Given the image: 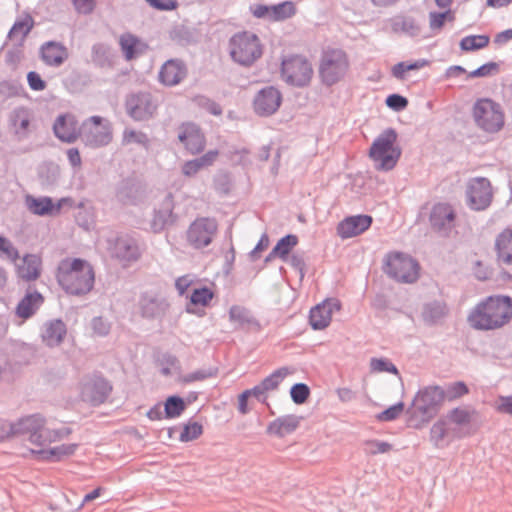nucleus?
<instances>
[{
    "label": "nucleus",
    "instance_id": "19",
    "mask_svg": "<svg viewBox=\"0 0 512 512\" xmlns=\"http://www.w3.org/2000/svg\"><path fill=\"white\" fill-rule=\"evenodd\" d=\"M341 308L337 299H326L310 310L309 322L314 330H322L329 326L332 316Z\"/></svg>",
    "mask_w": 512,
    "mask_h": 512
},
{
    "label": "nucleus",
    "instance_id": "17",
    "mask_svg": "<svg viewBox=\"0 0 512 512\" xmlns=\"http://www.w3.org/2000/svg\"><path fill=\"white\" fill-rule=\"evenodd\" d=\"M177 136L185 150L191 155L199 154L205 148V135L199 126L194 123L181 124L177 129Z\"/></svg>",
    "mask_w": 512,
    "mask_h": 512
},
{
    "label": "nucleus",
    "instance_id": "53",
    "mask_svg": "<svg viewBox=\"0 0 512 512\" xmlns=\"http://www.w3.org/2000/svg\"><path fill=\"white\" fill-rule=\"evenodd\" d=\"M370 365L374 372H389L398 374V370L395 365L385 359H372Z\"/></svg>",
    "mask_w": 512,
    "mask_h": 512
},
{
    "label": "nucleus",
    "instance_id": "57",
    "mask_svg": "<svg viewBox=\"0 0 512 512\" xmlns=\"http://www.w3.org/2000/svg\"><path fill=\"white\" fill-rule=\"evenodd\" d=\"M91 328L94 335L105 336L110 330L109 323L101 317L94 318L91 322Z\"/></svg>",
    "mask_w": 512,
    "mask_h": 512
},
{
    "label": "nucleus",
    "instance_id": "25",
    "mask_svg": "<svg viewBox=\"0 0 512 512\" xmlns=\"http://www.w3.org/2000/svg\"><path fill=\"white\" fill-rule=\"evenodd\" d=\"M430 223L438 231H447L454 227L455 212L446 203H438L433 206L430 214Z\"/></svg>",
    "mask_w": 512,
    "mask_h": 512
},
{
    "label": "nucleus",
    "instance_id": "55",
    "mask_svg": "<svg viewBox=\"0 0 512 512\" xmlns=\"http://www.w3.org/2000/svg\"><path fill=\"white\" fill-rule=\"evenodd\" d=\"M494 408L499 413L512 415V395L499 396L494 402Z\"/></svg>",
    "mask_w": 512,
    "mask_h": 512
},
{
    "label": "nucleus",
    "instance_id": "41",
    "mask_svg": "<svg viewBox=\"0 0 512 512\" xmlns=\"http://www.w3.org/2000/svg\"><path fill=\"white\" fill-rule=\"evenodd\" d=\"M427 65L428 61L424 59L413 62H400L392 67L391 73L395 78L404 80L408 72L419 70Z\"/></svg>",
    "mask_w": 512,
    "mask_h": 512
},
{
    "label": "nucleus",
    "instance_id": "63",
    "mask_svg": "<svg viewBox=\"0 0 512 512\" xmlns=\"http://www.w3.org/2000/svg\"><path fill=\"white\" fill-rule=\"evenodd\" d=\"M218 156L219 152L217 150H210L197 159L200 161L202 167L205 169L213 165L216 162Z\"/></svg>",
    "mask_w": 512,
    "mask_h": 512
},
{
    "label": "nucleus",
    "instance_id": "38",
    "mask_svg": "<svg viewBox=\"0 0 512 512\" xmlns=\"http://www.w3.org/2000/svg\"><path fill=\"white\" fill-rule=\"evenodd\" d=\"M298 238L295 235H287L281 238L276 246L270 252L267 260L274 259L276 257L286 259L291 250L297 245Z\"/></svg>",
    "mask_w": 512,
    "mask_h": 512
},
{
    "label": "nucleus",
    "instance_id": "50",
    "mask_svg": "<svg viewBox=\"0 0 512 512\" xmlns=\"http://www.w3.org/2000/svg\"><path fill=\"white\" fill-rule=\"evenodd\" d=\"M445 400L452 401L468 393V388L463 382H456L447 387Z\"/></svg>",
    "mask_w": 512,
    "mask_h": 512
},
{
    "label": "nucleus",
    "instance_id": "62",
    "mask_svg": "<svg viewBox=\"0 0 512 512\" xmlns=\"http://www.w3.org/2000/svg\"><path fill=\"white\" fill-rule=\"evenodd\" d=\"M252 13L257 18H266L272 21V5H256L252 8Z\"/></svg>",
    "mask_w": 512,
    "mask_h": 512
},
{
    "label": "nucleus",
    "instance_id": "11",
    "mask_svg": "<svg viewBox=\"0 0 512 512\" xmlns=\"http://www.w3.org/2000/svg\"><path fill=\"white\" fill-rule=\"evenodd\" d=\"M473 117L477 126L489 133L500 131L505 122L500 104L489 98L476 101L473 107Z\"/></svg>",
    "mask_w": 512,
    "mask_h": 512
},
{
    "label": "nucleus",
    "instance_id": "9",
    "mask_svg": "<svg viewBox=\"0 0 512 512\" xmlns=\"http://www.w3.org/2000/svg\"><path fill=\"white\" fill-rule=\"evenodd\" d=\"M396 140L397 134L395 131L388 129L373 142L369 155L378 169L390 170L396 165L401 155Z\"/></svg>",
    "mask_w": 512,
    "mask_h": 512
},
{
    "label": "nucleus",
    "instance_id": "28",
    "mask_svg": "<svg viewBox=\"0 0 512 512\" xmlns=\"http://www.w3.org/2000/svg\"><path fill=\"white\" fill-rule=\"evenodd\" d=\"M42 60L52 66L61 65L68 58L67 48L58 42H47L40 50Z\"/></svg>",
    "mask_w": 512,
    "mask_h": 512
},
{
    "label": "nucleus",
    "instance_id": "48",
    "mask_svg": "<svg viewBox=\"0 0 512 512\" xmlns=\"http://www.w3.org/2000/svg\"><path fill=\"white\" fill-rule=\"evenodd\" d=\"M229 317L232 322L237 323L241 327L254 322L249 312L241 306H232L229 311Z\"/></svg>",
    "mask_w": 512,
    "mask_h": 512
},
{
    "label": "nucleus",
    "instance_id": "14",
    "mask_svg": "<svg viewBox=\"0 0 512 512\" xmlns=\"http://www.w3.org/2000/svg\"><path fill=\"white\" fill-rule=\"evenodd\" d=\"M0 257L14 263L18 278L27 282L32 281V253H26L21 259V264H19L20 255L18 249L6 236L0 235Z\"/></svg>",
    "mask_w": 512,
    "mask_h": 512
},
{
    "label": "nucleus",
    "instance_id": "5",
    "mask_svg": "<svg viewBox=\"0 0 512 512\" xmlns=\"http://www.w3.org/2000/svg\"><path fill=\"white\" fill-rule=\"evenodd\" d=\"M314 75L311 61L302 54H289L281 60L280 76L289 86H308Z\"/></svg>",
    "mask_w": 512,
    "mask_h": 512
},
{
    "label": "nucleus",
    "instance_id": "56",
    "mask_svg": "<svg viewBox=\"0 0 512 512\" xmlns=\"http://www.w3.org/2000/svg\"><path fill=\"white\" fill-rule=\"evenodd\" d=\"M386 104L389 108L400 111L407 107L408 100L401 95L392 94L387 97Z\"/></svg>",
    "mask_w": 512,
    "mask_h": 512
},
{
    "label": "nucleus",
    "instance_id": "33",
    "mask_svg": "<svg viewBox=\"0 0 512 512\" xmlns=\"http://www.w3.org/2000/svg\"><path fill=\"white\" fill-rule=\"evenodd\" d=\"M300 424L299 418L293 415L278 418L271 422L267 428L268 433L284 437L294 432Z\"/></svg>",
    "mask_w": 512,
    "mask_h": 512
},
{
    "label": "nucleus",
    "instance_id": "31",
    "mask_svg": "<svg viewBox=\"0 0 512 512\" xmlns=\"http://www.w3.org/2000/svg\"><path fill=\"white\" fill-rule=\"evenodd\" d=\"M474 411L463 407H457L450 410L444 419L448 422V425L452 428H458L463 432H471L467 429L470 425Z\"/></svg>",
    "mask_w": 512,
    "mask_h": 512
},
{
    "label": "nucleus",
    "instance_id": "40",
    "mask_svg": "<svg viewBox=\"0 0 512 512\" xmlns=\"http://www.w3.org/2000/svg\"><path fill=\"white\" fill-rule=\"evenodd\" d=\"M0 95L5 98H13L16 96H23L30 98L25 92L23 85L18 80H2L0 81Z\"/></svg>",
    "mask_w": 512,
    "mask_h": 512
},
{
    "label": "nucleus",
    "instance_id": "18",
    "mask_svg": "<svg viewBox=\"0 0 512 512\" xmlns=\"http://www.w3.org/2000/svg\"><path fill=\"white\" fill-rule=\"evenodd\" d=\"M467 197L470 206L482 210L489 206L492 200V189L486 178L472 179L468 185Z\"/></svg>",
    "mask_w": 512,
    "mask_h": 512
},
{
    "label": "nucleus",
    "instance_id": "58",
    "mask_svg": "<svg viewBox=\"0 0 512 512\" xmlns=\"http://www.w3.org/2000/svg\"><path fill=\"white\" fill-rule=\"evenodd\" d=\"M123 141L127 144H130V143H146L148 140H147V137L144 133L142 132H137V131H134V130H126L123 134Z\"/></svg>",
    "mask_w": 512,
    "mask_h": 512
},
{
    "label": "nucleus",
    "instance_id": "36",
    "mask_svg": "<svg viewBox=\"0 0 512 512\" xmlns=\"http://www.w3.org/2000/svg\"><path fill=\"white\" fill-rule=\"evenodd\" d=\"M215 293L209 287L195 288L191 295L190 301L187 305V311L189 313H196L198 308L208 307L213 300Z\"/></svg>",
    "mask_w": 512,
    "mask_h": 512
},
{
    "label": "nucleus",
    "instance_id": "45",
    "mask_svg": "<svg viewBox=\"0 0 512 512\" xmlns=\"http://www.w3.org/2000/svg\"><path fill=\"white\" fill-rule=\"evenodd\" d=\"M15 314L17 317L22 319H29L32 317V285L29 284L25 295L22 300L17 304L15 309Z\"/></svg>",
    "mask_w": 512,
    "mask_h": 512
},
{
    "label": "nucleus",
    "instance_id": "32",
    "mask_svg": "<svg viewBox=\"0 0 512 512\" xmlns=\"http://www.w3.org/2000/svg\"><path fill=\"white\" fill-rule=\"evenodd\" d=\"M65 335L66 326L61 320L50 321L43 327L41 332L43 341L49 346L61 343Z\"/></svg>",
    "mask_w": 512,
    "mask_h": 512
},
{
    "label": "nucleus",
    "instance_id": "1",
    "mask_svg": "<svg viewBox=\"0 0 512 512\" xmlns=\"http://www.w3.org/2000/svg\"><path fill=\"white\" fill-rule=\"evenodd\" d=\"M71 433L68 428L56 429L53 422L41 417H34V459L42 461H60L75 453L77 444H62L49 447L52 443L67 438Z\"/></svg>",
    "mask_w": 512,
    "mask_h": 512
},
{
    "label": "nucleus",
    "instance_id": "16",
    "mask_svg": "<svg viewBox=\"0 0 512 512\" xmlns=\"http://www.w3.org/2000/svg\"><path fill=\"white\" fill-rule=\"evenodd\" d=\"M112 392V385L102 376L87 378L80 387L81 399L92 405L104 403Z\"/></svg>",
    "mask_w": 512,
    "mask_h": 512
},
{
    "label": "nucleus",
    "instance_id": "10",
    "mask_svg": "<svg viewBox=\"0 0 512 512\" xmlns=\"http://www.w3.org/2000/svg\"><path fill=\"white\" fill-rule=\"evenodd\" d=\"M445 401V392L438 386L420 390L413 400L412 417H420L421 422L415 427L419 428L422 424L430 421Z\"/></svg>",
    "mask_w": 512,
    "mask_h": 512
},
{
    "label": "nucleus",
    "instance_id": "46",
    "mask_svg": "<svg viewBox=\"0 0 512 512\" xmlns=\"http://www.w3.org/2000/svg\"><path fill=\"white\" fill-rule=\"evenodd\" d=\"M455 14L450 8H446L444 12H430L429 26L432 30H440L446 21L453 22Z\"/></svg>",
    "mask_w": 512,
    "mask_h": 512
},
{
    "label": "nucleus",
    "instance_id": "49",
    "mask_svg": "<svg viewBox=\"0 0 512 512\" xmlns=\"http://www.w3.org/2000/svg\"><path fill=\"white\" fill-rule=\"evenodd\" d=\"M364 452L367 455H376V454H383L387 453L392 449V445L379 440H366L363 443Z\"/></svg>",
    "mask_w": 512,
    "mask_h": 512
},
{
    "label": "nucleus",
    "instance_id": "29",
    "mask_svg": "<svg viewBox=\"0 0 512 512\" xmlns=\"http://www.w3.org/2000/svg\"><path fill=\"white\" fill-rule=\"evenodd\" d=\"M119 44L127 60L142 55L148 48L147 44L131 33L120 36Z\"/></svg>",
    "mask_w": 512,
    "mask_h": 512
},
{
    "label": "nucleus",
    "instance_id": "43",
    "mask_svg": "<svg viewBox=\"0 0 512 512\" xmlns=\"http://www.w3.org/2000/svg\"><path fill=\"white\" fill-rule=\"evenodd\" d=\"M62 202L64 200L54 204L50 198L34 199V214L56 215L60 211Z\"/></svg>",
    "mask_w": 512,
    "mask_h": 512
},
{
    "label": "nucleus",
    "instance_id": "51",
    "mask_svg": "<svg viewBox=\"0 0 512 512\" xmlns=\"http://www.w3.org/2000/svg\"><path fill=\"white\" fill-rule=\"evenodd\" d=\"M403 410H404V403L399 402V403L387 408L383 412H381L377 416V418L380 421H392V420L398 418L402 414Z\"/></svg>",
    "mask_w": 512,
    "mask_h": 512
},
{
    "label": "nucleus",
    "instance_id": "59",
    "mask_svg": "<svg viewBox=\"0 0 512 512\" xmlns=\"http://www.w3.org/2000/svg\"><path fill=\"white\" fill-rule=\"evenodd\" d=\"M152 7L158 10H174L178 3L176 0H146Z\"/></svg>",
    "mask_w": 512,
    "mask_h": 512
},
{
    "label": "nucleus",
    "instance_id": "39",
    "mask_svg": "<svg viewBox=\"0 0 512 512\" xmlns=\"http://www.w3.org/2000/svg\"><path fill=\"white\" fill-rule=\"evenodd\" d=\"M297 13L296 4L292 1H284L272 5V21L281 22L292 18Z\"/></svg>",
    "mask_w": 512,
    "mask_h": 512
},
{
    "label": "nucleus",
    "instance_id": "64",
    "mask_svg": "<svg viewBox=\"0 0 512 512\" xmlns=\"http://www.w3.org/2000/svg\"><path fill=\"white\" fill-rule=\"evenodd\" d=\"M192 284L193 279L189 275H184L176 280L175 286L178 293L184 295Z\"/></svg>",
    "mask_w": 512,
    "mask_h": 512
},
{
    "label": "nucleus",
    "instance_id": "15",
    "mask_svg": "<svg viewBox=\"0 0 512 512\" xmlns=\"http://www.w3.org/2000/svg\"><path fill=\"white\" fill-rule=\"evenodd\" d=\"M158 103L148 92L133 93L126 100L127 113L136 121L148 120L157 111Z\"/></svg>",
    "mask_w": 512,
    "mask_h": 512
},
{
    "label": "nucleus",
    "instance_id": "3",
    "mask_svg": "<svg viewBox=\"0 0 512 512\" xmlns=\"http://www.w3.org/2000/svg\"><path fill=\"white\" fill-rule=\"evenodd\" d=\"M57 277L60 285L71 294L87 293L94 284V271L91 265L78 258L62 260Z\"/></svg>",
    "mask_w": 512,
    "mask_h": 512
},
{
    "label": "nucleus",
    "instance_id": "42",
    "mask_svg": "<svg viewBox=\"0 0 512 512\" xmlns=\"http://www.w3.org/2000/svg\"><path fill=\"white\" fill-rule=\"evenodd\" d=\"M185 401L179 396H170L164 403L165 418L173 419L179 417L186 409Z\"/></svg>",
    "mask_w": 512,
    "mask_h": 512
},
{
    "label": "nucleus",
    "instance_id": "44",
    "mask_svg": "<svg viewBox=\"0 0 512 512\" xmlns=\"http://www.w3.org/2000/svg\"><path fill=\"white\" fill-rule=\"evenodd\" d=\"M490 42L487 35H470L464 37L460 42V47L464 51H474L485 48Z\"/></svg>",
    "mask_w": 512,
    "mask_h": 512
},
{
    "label": "nucleus",
    "instance_id": "26",
    "mask_svg": "<svg viewBox=\"0 0 512 512\" xmlns=\"http://www.w3.org/2000/svg\"><path fill=\"white\" fill-rule=\"evenodd\" d=\"M186 73V68L182 62L168 60L160 69L159 80L166 86H175L185 78Z\"/></svg>",
    "mask_w": 512,
    "mask_h": 512
},
{
    "label": "nucleus",
    "instance_id": "8",
    "mask_svg": "<svg viewBox=\"0 0 512 512\" xmlns=\"http://www.w3.org/2000/svg\"><path fill=\"white\" fill-rule=\"evenodd\" d=\"M350 61L348 54L339 48L324 50L320 64L319 75L327 85H333L342 80L348 73Z\"/></svg>",
    "mask_w": 512,
    "mask_h": 512
},
{
    "label": "nucleus",
    "instance_id": "35",
    "mask_svg": "<svg viewBox=\"0 0 512 512\" xmlns=\"http://www.w3.org/2000/svg\"><path fill=\"white\" fill-rule=\"evenodd\" d=\"M289 374L287 368H280L266 377L260 384L253 387L255 397H260L269 391L275 390L284 378Z\"/></svg>",
    "mask_w": 512,
    "mask_h": 512
},
{
    "label": "nucleus",
    "instance_id": "20",
    "mask_svg": "<svg viewBox=\"0 0 512 512\" xmlns=\"http://www.w3.org/2000/svg\"><path fill=\"white\" fill-rule=\"evenodd\" d=\"M23 438L32 442V415L20 417L16 422H6L0 427V442Z\"/></svg>",
    "mask_w": 512,
    "mask_h": 512
},
{
    "label": "nucleus",
    "instance_id": "47",
    "mask_svg": "<svg viewBox=\"0 0 512 512\" xmlns=\"http://www.w3.org/2000/svg\"><path fill=\"white\" fill-rule=\"evenodd\" d=\"M203 434V426L195 421H189L180 433L179 440L181 442H190L198 439Z\"/></svg>",
    "mask_w": 512,
    "mask_h": 512
},
{
    "label": "nucleus",
    "instance_id": "52",
    "mask_svg": "<svg viewBox=\"0 0 512 512\" xmlns=\"http://www.w3.org/2000/svg\"><path fill=\"white\" fill-rule=\"evenodd\" d=\"M498 72V64L495 62H489L482 66H480L478 69L471 71L468 74L469 78H476V77H486L493 74H496Z\"/></svg>",
    "mask_w": 512,
    "mask_h": 512
},
{
    "label": "nucleus",
    "instance_id": "60",
    "mask_svg": "<svg viewBox=\"0 0 512 512\" xmlns=\"http://www.w3.org/2000/svg\"><path fill=\"white\" fill-rule=\"evenodd\" d=\"M254 396L253 388L245 390L238 397V410L241 414H247L248 409V399L249 397Z\"/></svg>",
    "mask_w": 512,
    "mask_h": 512
},
{
    "label": "nucleus",
    "instance_id": "2",
    "mask_svg": "<svg viewBox=\"0 0 512 512\" xmlns=\"http://www.w3.org/2000/svg\"><path fill=\"white\" fill-rule=\"evenodd\" d=\"M512 319V299L505 295L488 296L478 302L467 316L469 326L475 330L500 329Z\"/></svg>",
    "mask_w": 512,
    "mask_h": 512
},
{
    "label": "nucleus",
    "instance_id": "30",
    "mask_svg": "<svg viewBox=\"0 0 512 512\" xmlns=\"http://www.w3.org/2000/svg\"><path fill=\"white\" fill-rule=\"evenodd\" d=\"M9 122L19 140L28 136L30 117L27 108L23 106L16 107L10 113Z\"/></svg>",
    "mask_w": 512,
    "mask_h": 512
},
{
    "label": "nucleus",
    "instance_id": "37",
    "mask_svg": "<svg viewBox=\"0 0 512 512\" xmlns=\"http://www.w3.org/2000/svg\"><path fill=\"white\" fill-rule=\"evenodd\" d=\"M140 307L144 317L154 318L164 313L166 304L155 297L145 295L140 300Z\"/></svg>",
    "mask_w": 512,
    "mask_h": 512
},
{
    "label": "nucleus",
    "instance_id": "23",
    "mask_svg": "<svg viewBox=\"0 0 512 512\" xmlns=\"http://www.w3.org/2000/svg\"><path fill=\"white\" fill-rule=\"evenodd\" d=\"M141 254L140 246L136 240L130 237H119L116 239L113 255L124 265L139 260Z\"/></svg>",
    "mask_w": 512,
    "mask_h": 512
},
{
    "label": "nucleus",
    "instance_id": "24",
    "mask_svg": "<svg viewBox=\"0 0 512 512\" xmlns=\"http://www.w3.org/2000/svg\"><path fill=\"white\" fill-rule=\"evenodd\" d=\"M469 432L460 431L458 428H452L448 422L442 418L436 421L430 430V441L436 448H440L446 438L451 440L460 439L469 436Z\"/></svg>",
    "mask_w": 512,
    "mask_h": 512
},
{
    "label": "nucleus",
    "instance_id": "54",
    "mask_svg": "<svg viewBox=\"0 0 512 512\" xmlns=\"http://www.w3.org/2000/svg\"><path fill=\"white\" fill-rule=\"evenodd\" d=\"M309 396V389L305 384H296L291 388V397L295 403H304Z\"/></svg>",
    "mask_w": 512,
    "mask_h": 512
},
{
    "label": "nucleus",
    "instance_id": "27",
    "mask_svg": "<svg viewBox=\"0 0 512 512\" xmlns=\"http://www.w3.org/2000/svg\"><path fill=\"white\" fill-rule=\"evenodd\" d=\"M55 135L64 142H74L79 136L77 121L74 116L66 114L59 116L54 124Z\"/></svg>",
    "mask_w": 512,
    "mask_h": 512
},
{
    "label": "nucleus",
    "instance_id": "34",
    "mask_svg": "<svg viewBox=\"0 0 512 512\" xmlns=\"http://www.w3.org/2000/svg\"><path fill=\"white\" fill-rule=\"evenodd\" d=\"M495 248L501 262L512 264V229H505L497 236Z\"/></svg>",
    "mask_w": 512,
    "mask_h": 512
},
{
    "label": "nucleus",
    "instance_id": "61",
    "mask_svg": "<svg viewBox=\"0 0 512 512\" xmlns=\"http://www.w3.org/2000/svg\"><path fill=\"white\" fill-rule=\"evenodd\" d=\"M74 7L79 13L88 14L95 7L94 0H72Z\"/></svg>",
    "mask_w": 512,
    "mask_h": 512
},
{
    "label": "nucleus",
    "instance_id": "21",
    "mask_svg": "<svg viewBox=\"0 0 512 512\" xmlns=\"http://www.w3.org/2000/svg\"><path fill=\"white\" fill-rule=\"evenodd\" d=\"M281 101L282 96L278 89L266 87L256 95L254 99V109L259 115H271L278 110Z\"/></svg>",
    "mask_w": 512,
    "mask_h": 512
},
{
    "label": "nucleus",
    "instance_id": "4",
    "mask_svg": "<svg viewBox=\"0 0 512 512\" xmlns=\"http://www.w3.org/2000/svg\"><path fill=\"white\" fill-rule=\"evenodd\" d=\"M31 30L32 14L26 11L24 18L17 19L8 31L7 40L1 46L0 52L7 45L8 41L12 42L11 47L5 54V63L12 70H16L24 58V43Z\"/></svg>",
    "mask_w": 512,
    "mask_h": 512
},
{
    "label": "nucleus",
    "instance_id": "22",
    "mask_svg": "<svg viewBox=\"0 0 512 512\" xmlns=\"http://www.w3.org/2000/svg\"><path fill=\"white\" fill-rule=\"evenodd\" d=\"M371 224L372 217L369 215L350 216L338 224L337 233L343 239L352 238L368 230Z\"/></svg>",
    "mask_w": 512,
    "mask_h": 512
},
{
    "label": "nucleus",
    "instance_id": "13",
    "mask_svg": "<svg viewBox=\"0 0 512 512\" xmlns=\"http://www.w3.org/2000/svg\"><path fill=\"white\" fill-rule=\"evenodd\" d=\"M83 142L86 146L98 148L109 144L112 140V128L108 120L100 116H92L83 123Z\"/></svg>",
    "mask_w": 512,
    "mask_h": 512
},
{
    "label": "nucleus",
    "instance_id": "12",
    "mask_svg": "<svg viewBox=\"0 0 512 512\" xmlns=\"http://www.w3.org/2000/svg\"><path fill=\"white\" fill-rule=\"evenodd\" d=\"M218 231L216 220L202 217L194 220L186 231V240L189 246L196 250L209 246Z\"/></svg>",
    "mask_w": 512,
    "mask_h": 512
},
{
    "label": "nucleus",
    "instance_id": "6",
    "mask_svg": "<svg viewBox=\"0 0 512 512\" xmlns=\"http://www.w3.org/2000/svg\"><path fill=\"white\" fill-rule=\"evenodd\" d=\"M383 271L395 281L413 283L420 276V265L411 255L393 251L384 257Z\"/></svg>",
    "mask_w": 512,
    "mask_h": 512
},
{
    "label": "nucleus",
    "instance_id": "7",
    "mask_svg": "<svg viewBox=\"0 0 512 512\" xmlns=\"http://www.w3.org/2000/svg\"><path fill=\"white\" fill-rule=\"evenodd\" d=\"M229 53L234 62L242 66H251L263 54V45L257 35L240 32L229 41Z\"/></svg>",
    "mask_w": 512,
    "mask_h": 512
}]
</instances>
